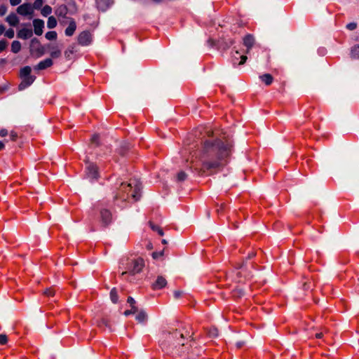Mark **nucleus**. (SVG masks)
Segmentation results:
<instances>
[{"label":"nucleus","mask_w":359,"mask_h":359,"mask_svg":"<svg viewBox=\"0 0 359 359\" xmlns=\"http://www.w3.org/2000/svg\"><path fill=\"white\" fill-rule=\"evenodd\" d=\"M167 285V280L165 278L162 276L157 277L156 281L152 284V288L154 290H161L165 287Z\"/></svg>","instance_id":"obj_11"},{"label":"nucleus","mask_w":359,"mask_h":359,"mask_svg":"<svg viewBox=\"0 0 359 359\" xmlns=\"http://www.w3.org/2000/svg\"><path fill=\"white\" fill-rule=\"evenodd\" d=\"M51 13H52V8L50 6H49L48 5L43 6V8L41 10V14L43 16H47V15H50Z\"/></svg>","instance_id":"obj_31"},{"label":"nucleus","mask_w":359,"mask_h":359,"mask_svg":"<svg viewBox=\"0 0 359 359\" xmlns=\"http://www.w3.org/2000/svg\"><path fill=\"white\" fill-rule=\"evenodd\" d=\"M137 311H138L137 307L136 306H133V307H131L130 310H126L124 312V315L127 316L130 314H134V313H137Z\"/></svg>","instance_id":"obj_32"},{"label":"nucleus","mask_w":359,"mask_h":359,"mask_svg":"<svg viewBox=\"0 0 359 359\" xmlns=\"http://www.w3.org/2000/svg\"><path fill=\"white\" fill-rule=\"evenodd\" d=\"M61 55V50L57 48H53L50 52V56L53 58H57Z\"/></svg>","instance_id":"obj_30"},{"label":"nucleus","mask_w":359,"mask_h":359,"mask_svg":"<svg viewBox=\"0 0 359 359\" xmlns=\"http://www.w3.org/2000/svg\"><path fill=\"white\" fill-rule=\"evenodd\" d=\"M7 135H8V130L6 129L3 128L0 130V136L1 137H5Z\"/></svg>","instance_id":"obj_48"},{"label":"nucleus","mask_w":359,"mask_h":359,"mask_svg":"<svg viewBox=\"0 0 359 359\" xmlns=\"http://www.w3.org/2000/svg\"><path fill=\"white\" fill-rule=\"evenodd\" d=\"M32 30L31 29L22 28L18 32V37L22 39H27L32 36Z\"/></svg>","instance_id":"obj_16"},{"label":"nucleus","mask_w":359,"mask_h":359,"mask_svg":"<svg viewBox=\"0 0 359 359\" xmlns=\"http://www.w3.org/2000/svg\"><path fill=\"white\" fill-rule=\"evenodd\" d=\"M128 302L130 304L131 307L135 306V300L132 297L128 298Z\"/></svg>","instance_id":"obj_44"},{"label":"nucleus","mask_w":359,"mask_h":359,"mask_svg":"<svg viewBox=\"0 0 359 359\" xmlns=\"http://www.w3.org/2000/svg\"><path fill=\"white\" fill-rule=\"evenodd\" d=\"M236 56L233 57V62L234 63H236V61L238 60V57H237V56L238 55V51L236 52Z\"/></svg>","instance_id":"obj_55"},{"label":"nucleus","mask_w":359,"mask_h":359,"mask_svg":"<svg viewBox=\"0 0 359 359\" xmlns=\"http://www.w3.org/2000/svg\"><path fill=\"white\" fill-rule=\"evenodd\" d=\"M67 22H69V25L67 28L65 29V34L68 36H71L74 34L76 29V24L72 18H69V20H67Z\"/></svg>","instance_id":"obj_14"},{"label":"nucleus","mask_w":359,"mask_h":359,"mask_svg":"<svg viewBox=\"0 0 359 359\" xmlns=\"http://www.w3.org/2000/svg\"><path fill=\"white\" fill-rule=\"evenodd\" d=\"M147 318V315L144 311H140L136 316V319L140 323H144Z\"/></svg>","instance_id":"obj_25"},{"label":"nucleus","mask_w":359,"mask_h":359,"mask_svg":"<svg viewBox=\"0 0 359 359\" xmlns=\"http://www.w3.org/2000/svg\"><path fill=\"white\" fill-rule=\"evenodd\" d=\"M32 72V69L29 66L24 67L20 69V76L21 78L27 76H29Z\"/></svg>","instance_id":"obj_21"},{"label":"nucleus","mask_w":359,"mask_h":359,"mask_svg":"<svg viewBox=\"0 0 359 359\" xmlns=\"http://www.w3.org/2000/svg\"><path fill=\"white\" fill-rule=\"evenodd\" d=\"M182 292L181 291H175L174 292V295L176 298H179L181 297Z\"/></svg>","instance_id":"obj_49"},{"label":"nucleus","mask_w":359,"mask_h":359,"mask_svg":"<svg viewBox=\"0 0 359 359\" xmlns=\"http://www.w3.org/2000/svg\"><path fill=\"white\" fill-rule=\"evenodd\" d=\"M57 33L55 31H50L46 34V38L48 40H55L57 39Z\"/></svg>","instance_id":"obj_29"},{"label":"nucleus","mask_w":359,"mask_h":359,"mask_svg":"<svg viewBox=\"0 0 359 359\" xmlns=\"http://www.w3.org/2000/svg\"><path fill=\"white\" fill-rule=\"evenodd\" d=\"M192 334L189 328L182 325H180L172 333H168L165 336V341L162 344L165 346H168L177 348L180 346H184L187 344L188 340L191 338Z\"/></svg>","instance_id":"obj_2"},{"label":"nucleus","mask_w":359,"mask_h":359,"mask_svg":"<svg viewBox=\"0 0 359 359\" xmlns=\"http://www.w3.org/2000/svg\"><path fill=\"white\" fill-rule=\"evenodd\" d=\"M69 53H71V54H72V53H73V50H69L65 51V55H66L67 57H69Z\"/></svg>","instance_id":"obj_54"},{"label":"nucleus","mask_w":359,"mask_h":359,"mask_svg":"<svg viewBox=\"0 0 359 359\" xmlns=\"http://www.w3.org/2000/svg\"><path fill=\"white\" fill-rule=\"evenodd\" d=\"M6 20L11 26H15L19 22L18 18L15 13L9 14L6 17Z\"/></svg>","instance_id":"obj_18"},{"label":"nucleus","mask_w":359,"mask_h":359,"mask_svg":"<svg viewBox=\"0 0 359 359\" xmlns=\"http://www.w3.org/2000/svg\"><path fill=\"white\" fill-rule=\"evenodd\" d=\"M140 187L139 185H135V190L132 194V197L135 201H137L140 198Z\"/></svg>","instance_id":"obj_22"},{"label":"nucleus","mask_w":359,"mask_h":359,"mask_svg":"<svg viewBox=\"0 0 359 359\" xmlns=\"http://www.w3.org/2000/svg\"><path fill=\"white\" fill-rule=\"evenodd\" d=\"M351 57L353 59H359V45L352 48L351 51Z\"/></svg>","instance_id":"obj_26"},{"label":"nucleus","mask_w":359,"mask_h":359,"mask_svg":"<svg viewBox=\"0 0 359 359\" xmlns=\"http://www.w3.org/2000/svg\"><path fill=\"white\" fill-rule=\"evenodd\" d=\"M231 148V145L219 139L205 140L197 157L201 163L200 171L219 169L224 165V160L229 155Z\"/></svg>","instance_id":"obj_1"},{"label":"nucleus","mask_w":359,"mask_h":359,"mask_svg":"<svg viewBox=\"0 0 359 359\" xmlns=\"http://www.w3.org/2000/svg\"><path fill=\"white\" fill-rule=\"evenodd\" d=\"M255 43V38L252 34H247L243 38V44L247 48L246 53H249L250 50L253 46Z\"/></svg>","instance_id":"obj_13"},{"label":"nucleus","mask_w":359,"mask_h":359,"mask_svg":"<svg viewBox=\"0 0 359 359\" xmlns=\"http://www.w3.org/2000/svg\"><path fill=\"white\" fill-rule=\"evenodd\" d=\"M101 325H104L106 326H108V324H107V320L105 319H102L101 321L99 323V325L100 326Z\"/></svg>","instance_id":"obj_51"},{"label":"nucleus","mask_w":359,"mask_h":359,"mask_svg":"<svg viewBox=\"0 0 359 359\" xmlns=\"http://www.w3.org/2000/svg\"><path fill=\"white\" fill-rule=\"evenodd\" d=\"M17 12L23 16H29L30 18L34 13L33 7L29 4H23L18 7Z\"/></svg>","instance_id":"obj_7"},{"label":"nucleus","mask_w":359,"mask_h":359,"mask_svg":"<svg viewBox=\"0 0 359 359\" xmlns=\"http://www.w3.org/2000/svg\"><path fill=\"white\" fill-rule=\"evenodd\" d=\"M98 140H99V135H98L95 134V135H93V137H92V141H93V142H95V143H96L97 144H99Z\"/></svg>","instance_id":"obj_47"},{"label":"nucleus","mask_w":359,"mask_h":359,"mask_svg":"<svg viewBox=\"0 0 359 359\" xmlns=\"http://www.w3.org/2000/svg\"><path fill=\"white\" fill-rule=\"evenodd\" d=\"M21 50V43L18 41H13L11 43V51L18 53Z\"/></svg>","instance_id":"obj_20"},{"label":"nucleus","mask_w":359,"mask_h":359,"mask_svg":"<svg viewBox=\"0 0 359 359\" xmlns=\"http://www.w3.org/2000/svg\"><path fill=\"white\" fill-rule=\"evenodd\" d=\"M149 225H150V227L151 228V229L153 231H156L160 236H163L164 235V233L160 226L155 225L152 223H149Z\"/></svg>","instance_id":"obj_27"},{"label":"nucleus","mask_w":359,"mask_h":359,"mask_svg":"<svg viewBox=\"0 0 359 359\" xmlns=\"http://www.w3.org/2000/svg\"><path fill=\"white\" fill-rule=\"evenodd\" d=\"M247 58L248 57L245 55L241 56V61L238 62V65H243L246 62Z\"/></svg>","instance_id":"obj_45"},{"label":"nucleus","mask_w":359,"mask_h":359,"mask_svg":"<svg viewBox=\"0 0 359 359\" xmlns=\"http://www.w3.org/2000/svg\"><path fill=\"white\" fill-rule=\"evenodd\" d=\"M22 0H10V4H11V6H17L18 4H20Z\"/></svg>","instance_id":"obj_46"},{"label":"nucleus","mask_w":359,"mask_h":359,"mask_svg":"<svg viewBox=\"0 0 359 359\" xmlns=\"http://www.w3.org/2000/svg\"><path fill=\"white\" fill-rule=\"evenodd\" d=\"M4 34L8 39H13L14 37L15 33L13 29H9L8 30H5Z\"/></svg>","instance_id":"obj_34"},{"label":"nucleus","mask_w":359,"mask_h":359,"mask_svg":"<svg viewBox=\"0 0 359 359\" xmlns=\"http://www.w3.org/2000/svg\"><path fill=\"white\" fill-rule=\"evenodd\" d=\"M323 336V332H322L316 334V337L318 339L322 338Z\"/></svg>","instance_id":"obj_52"},{"label":"nucleus","mask_w":359,"mask_h":359,"mask_svg":"<svg viewBox=\"0 0 359 359\" xmlns=\"http://www.w3.org/2000/svg\"><path fill=\"white\" fill-rule=\"evenodd\" d=\"M357 27V24L355 22H350L346 25L347 29L349 30H354Z\"/></svg>","instance_id":"obj_41"},{"label":"nucleus","mask_w":359,"mask_h":359,"mask_svg":"<svg viewBox=\"0 0 359 359\" xmlns=\"http://www.w3.org/2000/svg\"><path fill=\"white\" fill-rule=\"evenodd\" d=\"M163 255V251L161 252H154L152 253V257L154 259H158L160 257Z\"/></svg>","instance_id":"obj_40"},{"label":"nucleus","mask_w":359,"mask_h":359,"mask_svg":"<svg viewBox=\"0 0 359 359\" xmlns=\"http://www.w3.org/2000/svg\"><path fill=\"white\" fill-rule=\"evenodd\" d=\"M96 3L97 8L100 10L104 11L109 6V5L111 4V0H97Z\"/></svg>","instance_id":"obj_17"},{"label":"nucleus","mask_w":359,"mask_h":359,"mask_svg":"<svg viewBox=\"0 0 359 359\" xmlns=\"http://www.w3.org/2000/svg\"><path fill=\"white\" fill-rule=\"evenodd\" d=\"M8 46V42L3 39L0 41V52H2L6 49Z\"/></svg>","instance_id":"obj_35"},{"label":"nucleus","mask_w":359,"mask_h":359,"mask_svg":"<svg viewBox=\"0 0 359 359\" xmlns=\"http://www.w3.org/2000/svg\"><path fill=\"white\" fill-rule=\"evenodd\" d=\"M67 12L68 9L65 5H60L55 9V13L61 25L67 23V20L69 19L67 17Z\"/></svg>","instance_id":"obj_6"},{"label":"nucleus","mask_w":359,"mask_h":359,"mask_svg":"<svg viewBox=\"0 0 359 359\" xmlns=\"http://www.w3.org/2000/svg\"><path fill=\"white\" fill-rule=\"evenodd\" d=\"M43 294L47 296H53L55 292L50 288H47L44 290Z\"/></svg>","instance_id":"obj_42"},{"label":"nucleus","mask_w":359,"mask_h":359,"mask_svg":"<svg viewBox=\"0 0 359 359\" xmlns=\"http://www.w3.org/2000/svg\"><path fill=\"white\" fill-rule=\"evenodd\" d=\"M33 25L34 28L35 34L40 36L43 33V29L44 27V22L42 20L36 19L33 21Z\"/></svg>","instance_id":"obj_12"},{"label":"nucleus","mask_w":359,"mask_h":359,"mask_svg":"<svg viewBox=\"0 0 359 359\" xmlns=\"http://www.w3.org/2000/svg\"><path fill=\"white\" fill-rule=\"evenodd\" d=\"M4 143L1 141H0V150L3 149L4 148Z\"/></svg>","instance_id":"obj_56"},{"label":"nucleus","mask_w":359,"mask_h":359,"mask_svg":"<svg viewBox=\"0 0 359 359\" xmlns=\"http://www.w3.org/2000/svg\"><path fill=\"white\" fill-rule=\"evenodd\" d=\"M56 25H57V20H56L55 18L53 16H50L48 19L47 27L49 29H53V28L55 27Z\"/></svg>","instance_id":"obj_23"},{"label":"nucleus","mask_w":359,"mask_h":359,"mask_svg":"<svg viewBox=\"0 0 359 359\" xmlns=\"http://www.w3.org/2000/svg\"><path fill=\"white\" fill-rule=\"evenodd\" d=\"M10 136H11V139L13 140V141H15L17 137H18V135L14 131H11V133H10Z\"/></svg>","instance_id":"obj_43"},{"label":"nucleus","mask_w":359,"mask_h":359,"mask_svg":"<svg viewBox=\"0 0 359 359\" xmlns=\"http://www.w3.org/2000/svg\"><path fill=\"white\" fill-rule=\"evenodd\" d=\"M255 256L254 253H252L251 255H249L248 258L252 257Z\"/></svg>","instance_id":"obj_58"},{"label":"nucleus","mask_w":359,"mask_h":359,"mask_svg":"<svg viewBox=\"0 0 359 359\" xmlns=\"http://www.w3.org/2000/svg\"><path fill=\"white\" fill-rule=\"evenodd\" d=\"M209 335H210L211 337H218V335H219L218 330H217L216 327H212V328L209 330Z\"/></svg>","instance_id":"obj_33"},{"label":"nucleus","mask_w":359,"mask_h":359,"mask_svg":"<svg viewBox=\"0 0 359 359\" xmlns=\"http://www.w3.org/2000/svg\"><path fill=\"white\" fill-rule=\"evenodd\" d=\"M43 0H36L32 7L34 8H39L43 5Z\"/></svg>","instance_id":"obj_37"},{"label":"nucleus","mask_w":359,"mask_h":359,"mask_svg":"<svg viewBox=\"0 0 359 359\" xmlns=\"http://www.w3.org/2000/svg\"><path fill=\"white\" fill-rule=\"evenodd\" d=\"M22 81L18 86V88L20 90L30 86L34 81L35 76L29 75L22 77Z\"/></svg>","instance_id":"obj_10"},{"label":"nucleus","mask_w":359,"mask_h":359,"mask_svg":"<svg viewBox=\"0 0 359 359\" xmlns=\"http://www.w3.org/2000/svg\"><path fill=\"white\" fill-rule=\"evenodd\" d=\"M259 78L266 86L271 85L273 81V78L270 74H264Z\"/></svg>","instance_id":"obj_19"},{"label":"nucleus","mask_w":359,"mask_h":359,"mask_svg":"<svg viewBox=\"0 0 359 359\" xmlns=\"http://www.w3.org/2000/svg\"><path fill=\"white\" fill-rule=\"evenodd\" d=\"M132 189V183L125 184L121 183L120 187L118 188L116 194L114 197V200H122L123 201H126L127 195L129 191H130Z\"/></svg>","instance_id":"obj_4"},{"label":"nucleus","mask_w":359,"mask_h":359,"mask_svg":"<svg viewBox=\"0 0 359 359\" xmlns=\"http://www.w3.org/2000/svg\"><path fill=\"white\" fill-rule=\"evenodd\" d=\"M245 344L244 341H238L236 343V346L241 348Z\"/></svg>","instance_id":"obj_53"},{"label":"nucleus","mask_w":359,"mask_h":359,"mask_svg":"<svg viewBox=\"0 0 359 359\" xmlns=\"http://www.w3.org/2000/svg\"><path fill=\"white\" fill-rule=\"evenodd\" d=\"M110 298L114 304L118 302V296L116 288H113L110 292Z\"/></svg>","instance_id":"obj_24"},{"label":"nucleus","mask_w":359,"mask_h":359,"mask_svg":"<svg viewBox=\"0 0 359 359\" xmlns=\"http://www.w3.org/2000/svg\"><path fill=\"white\" fill-rule=\"evenodd\" d=\"M243 294V291L242 289L236 288L234 290V295L237 297H241Z\"/></svg>","instance_id":"obj_38"},{"label":"nucleus","mask_w":359,"mask_h":359,"mask_svg":"<svg viewBox=\"0 0 359 359\" xmlns=\"http://www.w3.org/2000/svg\"><path fill=\"white\" fill-rule=\"evenodd\" d=\"M8 343V337L5 334H0V344L4 345Z\"/></svg>","instance_id":"obj_36"},{"label":"nucleus","mask_w":359,"mask_h":359,"mask_svg":"<svg viewBox=\"0 0 359 359\" xmlns=\"http://www.w3.org/2000/svg\"><path fill=\"white\" fill-rule=\"evenodd\" d=\"M186 351H187L189 353V350L187 348H186V350H182L180 352L181 353H185Z\"/></svg>","instance_id":"obj_57"},{"label":"nucleus","mask_w":359,"mask_h":359,"mask_svg":"<svg viewBox=\"0 0 359 359\" xmlns=\"http://www.w3.org/2000/svg\"><path fill=\"white\" fill-rule=\"evenodd\" d=\"M53 65V60L50 58H47L43 61H41L36 66L34 67L36 70H43Z\"/></svg>","instance_id":"obj_15"},{"label":"nucleus","mask_w":359,"mask_h":359,"mask_svg":"<svg viewBox=\"0 0 359 359\" xmlns=\"http://www.w3.org/2000/svg\"><path fill=\"white\" fill-rule=\"evenodd\" d=\"M6 28L4 25H0V36L4 33Z\"/></svg>","instance_id":"obj_50"},{"label":"nucleus","mask_w":359,"mask_h":359,"mask_svg":"<svg viewBox=\"0 0 359 359\" xmlns=\"http://www.w3.org/2000/svg\"><path fill=\"white\" fill-rule=\"evenodd\" d=\"M87 163L86 176L91 180H97L100 177L98 167L88 160L86 161Z\"/></svg>","instance_id":"obj_5"},{"label":"nucleus","mask_w":359,"mask_h":359,"mask_svg":"<svg viewBox=\"0 0 359 359\" xmlns=\"http://www.w3.org/2000/svg\"><path fill=\"white\" fill-rule=\"evenodd\" d=\"M100 218L102 224L104 226H107L112 222V214L109 210L102 209L100 211Z\"/></svg>","instance_id":"obj_8"},{"label":"nucleus","mask_w":359,"mask_h":359,"mask_svg":"<svg viewBox=\"0 0 359 359\" xmlns=\"http://www.w3.org/2000/svg\"><path fill=\"white\" fill-rule=\"evenodd\" d=\"M187 177V175L184 171H180L177 175V180L180 182H184Z\"/></svg>","instance_id":"obj_28"},{"label":"nucleus","mask_w":359,"mask_h":359,"mask_svg":"<svg viewBox=\"0 0 359 359\" xmlns=\"http://www.w3.org/2000/svg\"><path fill=\"white\" fill-rule=\"evenodd\" d=\"M7 12V7L5 5L0 6V16L4 15Z\"/></svg>","instance_id":"obj_39"},{"label":"nucleus","mask_w":359,"mask_h":359,"mask_svg":"<svg viewBox=\"0 0 359 359\" xmlns=\"http://www.w3.org/2000/svg\"><path fill=\"white\" fill-rule=\"evenodd\" d=\"M92 36L89 32L83 31L78 36V42L82 46H87L90 43Z\"/></svg>","instance_id":"obj_9"},{"label":"nucleus","mask_w":359,"mask_h":359,"mask_svg":"<svg viewBox=\"0 0 359 359\" xmlns=\"http://www.w3.org/2000/svg\"><path fill=\"white\" fill-rule=\"evenodd\" d=\"M145 266L144 260L141 257H137L128 260L127 263V271L122 273V275L128 273L132 276L140 273Z\"/></svg>","instance_id":"obj_3"},{"label":"nucleus","mask_w":359,"mask_h":359,"mask_svg":"<svg viewBox=\"0 0 359 359\" xmlns=\"http://www.w3.org/2000/svg\"><path fill=\"white\" fill-rule=\"evenodd\" d=\"M162 243H163V244H167V241H166V240H165V239H163V240L162 241Z\"/></svg>","instance_id":"obj_59"}]
</instances>
